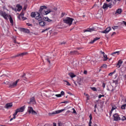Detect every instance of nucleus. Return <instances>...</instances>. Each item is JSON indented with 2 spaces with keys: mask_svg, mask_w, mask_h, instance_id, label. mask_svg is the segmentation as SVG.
<instances>
[{
  "mask_svg": "<svg viewBox=\"0 0 126 126\" xmlns=\"http://www.w3.org/2000/svg\"><path fill=\"white\" fill-rule=\"evenodd\" d=\"M39 12L41 15H47V14L52 12V10L49 9L47 10V6L43 5L40 7Z\"/></svg>",
  "mask_w": 126,
  "mask_h": 126,
  "instance_id": "nucleus-1",
  "label": "nucleus"
},
{
  "mask_svg": "<svg viewBox=\"0 0 126 126\" xmlns=\"http://www.w3.org/2000/svg\"><path fill=\"white\" fill-rule=\"evenodd\" d=\"M0 15L2 16V17L4 18V19L6 20H8V18H9V21L11 24H13V20L11 17V16L8 15L6 12L5 11H3L2 10H0Z\"/></svg>",
  "mask_w": 126,
  "mask_h": 126,
  "instance_id": "nucleus-2",
  "label": "nucleus"
},
{
  "mask_svg": "<svg viewBox=\"0 0 126 126\" xmlns=\"http://www.w3.org/2000/svg\"><path fill=\"white\" fill-rule=\"evenodd\" d=\"M63 21L64 23L67 24L68 25H71L72 24V21H73V19L70 17H67L63 19Z\"/></svg>",
  "mask_w": 126,
  "mask_h": 126,
  "instance_id": "nucleus-3",
  "label": "nucleus"
},
{
  "mask_svg": "<svg viewBox=\"0 0 126 126\" xmlns=\"http://www.w3.org/2000/svg\"><path fill=\"white\" fill-rule=\"evenodd\" d=\"M40 13L38 12H35V18L36 20L38 21H42L43 20V18L41 17Z\"/></svg>",
  "mask_w": 126,
  "mask_h": 126,
  "instance_id": "nucleus-4",
  "label": "nucleus"
},
{
  "mask_svg": "<svg viewBox=\"0 0 126 126\" xmlns=\"http://www.w3.org/2000/svg\"><path fill=\"white\" fill-rule=\"evenodd\" d=\"M19 82V79L17 80L16 81L12 82L9 85V88H13V87H16L17 86V84Z\"/></svg>",
  "mask_w": 126,
  "mask_h": 126,
  "instance_id": "nucleus-5",
  "label": "nucleus"
},
{
  "mask_svg": "<svg viewBox=\"0 0 126 126\" xmlns=\"http://www.w3.org/2000/svg\"><path fill=\"white\" fill-rule=\"evenodd\" d=\"M63 111H65V109H61L60 110H57L56 111H54L52 113H49V116H52V115H57V114H60L61 113H63Z\"/></svg>",
  "mask_w": 126,
  "mask_h": 126,
  "instance_id": "nucleus-6",
  "label": "nucleus"
},
{
  "mask_svg": "<svg viewBox=\"0 0 126 126\" xmlns=\"http://www.w3.org/2000/svg\"><path fill=\"white\" fill-rule=\"evenodd\" d=\"M24 110H25V107L24 106H22V107H20V108H18L15 111V115H17L18 113H22V112H24Z\"/></svg>",
  "mask_w": 126,
  "mask_h": 126,
  "instance_id": "nucleus-7",
  "label": "nucleus"
},
{
  "mask_svg": "<svg viewBox=\"0 0 126 126\" xmlns=\"http://www.w3.org/2000/svg\"><path fill=\"white\" fill-rule=\"evenodd\" d=\"M28 112L30 114L32 113V115H37V112L33 110L32 107H29Z\"/></svg>",
  "mask_w": 126,
  "mask_h": 126,
  "instance_id": "nucleus-8",
  "label": "nucleus"
},
{
  "mask_svg": "<svg viewBox=\"0 0 126 126\" xmlns=\"http://www.w3.org/2000/svg\"><path fill=\"white\" fill-rule=\"evenodd\" d=\"M93 31H96V28H95V27L88 28L87 30H84V32L85 33V32H93Z\"/></svg>",
  "mask_w": 126,
  "mask_h": 126,
  "instance_id": "nucleus-9",
  "label": "nucleus"
},
{
  "mask_svg": "<svg viewBox=\"0 0 126 126\" xmlns=\"http://www.w3.org/2000/svg\"><path fill=\"white\" fill-rule=\"evenodd\" d=\"M111 30H112V28H111V27H109L105 29V30H104L103 31H101L100 32H101V33H102L103 34H107V33L110 32V31H111Z\"/></svg>",
  "mask_w": 126,
  "mask_h": 126,
  "instance_id": "nucleus-10",
  "label": "nucleus"
},
{
  "mask_svg": "<svg viewBox=\"0 0 126 126\" xmlns=\"http://www.w3.org/2000/svg\"><path fill=\"white\" fill-rule=\"evenodd\" d=\"M113 118L114 121H121V117H120V116L119 114L116 113L114 115H113Z\"/></svg>",
  "mask_w": 126,
  "mask_h": 126,
  "instance_id": "nucleus-11",
  "label": "nucleus"
},
{
  "mask_svg": "<svg viewBox=\"0 0 126 126\" xmlns=\"http://www.w3.org/2000/svg\"><path fill=\"white\" fill-rule=\"evenodd\" d=\"M29 104H31L32 105H33L34 104H36V100H35V97H32L30 99V101L29 102Z\"/></svg>",
  "mask_w": 126,
  "mask_h": 126,
  "instance_id": "nucleus-12",
  "label": "nucleus"
},
{
  "mask_svg": "<svg viewBox=\"0 0 126 126\" xmlns=\"http://www.w3.org/2000/svg\"><path fill=\"white\" fill-rule=\"evenodd\" d=\"M26 55H27V52H24L14 56V58H17V57H23V56H26Z\"/></svg>",
  "mask_w": 126,
  "mask_h": 126,
  "instance_id": "nucleus-13",
  "label": "nucleus"
},
{
  "mask_svg": "<svg viewBox=\"0 0 126 126\" xmlns=\"http://www.w3.org/2000/svg\"><path fill=\"white\" fill-rule=\"evenodd\" d=\"M11 107H12V104L11 103H8L5 105L4 108H5V109H10Z\"/></svg>",
  "mask_w": 126,
  "mask_h": 126,
  "instance_id": "nucleus-14",
  "label": "nucleus"
},
{
  "mask_svg": "<svg viewBox=\"0 0 126 126\" xmlns=\"http://www.w3.org/2000/svg\"><path fill=\"white\" fill-rule=\"evenodd\" d=\"M123 61L122 60H120L117 64V67H118V68H120V67H121V66H122V64H123Z\"/></svg>",
  "mask_w": 126,
  "mask_h": 126,
  "instance_id": "nucleus-15",
  "label": "nucleus"
},
{
  "mask_svg": "<svg viewBox=\"0 0 126 126\" xmlns=\"http://www.w3.org/2000/svg\"><path fill=\"white\" fill-rule=\"evenodd\" d=\"M107 91H111V92H113L114 91V87L113 86H109L107 87Z\"/></svg>",
  "mask_w": 126,
  "mask_h": 126,
  "instance_id": "nucleus-16",
  "label": "nucleus"
},
{
  "mask_svg": "<svg viewBox=\"0 0 126 126\" xmlns=\"http://www.w3.org/2000/svg\"><path fill=\"white\" fill-rule=\"evenodd\" d=\"M21 31L24 33H27L28 34H29V33H30V31H29V30L27 29L23 28L21 29Z\"/></svg>",
  "mask_w": 126,
  "mask_h": 126,
  "instance_id": "nucleus-17",
  "label": "nucleus"
},
{
  "mask_svg": "<svg viewBox=\"0 0 126 126\" xmlns=\"http://www.w3.org/2000/svg\"><path fill=\"white\" fill-rule=\"evenodd\" d=\"M16 7L17 8V11H21V9H22V6L20 4H17Z\"/></svg>",
  "mask_w": 126,
  "mask_h": 126,
  "instance_id": "nucleus-18",
  "label": "nucleus"
},
{
  "mask_svg": "<svg viewBox=\"0 0 126 126\" xmlns=\"http://www.w3.org/2000/svg\"><path fill=\"white\" fill-rule=\"evenodd\" d=\"M100 39V37H95L94 39L93 40L90 42V44H93L94 42H96V41H98Z\"/></svg>",
  "mask_w": 126,
  "mask_h": 126,
  "instance_id": "nucleus-19",
  "label": "nucleus"
},
{
  "mask_svg": "<svg viewBox=\"0 0 126 126\" xmlns=\"http://www.w3.org/2000/svg\"><path fill=\"white\" fill-rule=\"evenodd\" d=\"M122 11L123 10H122V9L119 8L116 11V12H115V14H121Z\"/></svg>",
  "mask_w": 126,
  "mask_h": 126,
  "instance_id": "nucleus-20",
  "label": "nucleus"
},
{
  "mask_svg": "<svg viewBox=\"0 0 126 126\" xmlns=\"http://www.w3.org/2000/svg\"><path fill=\"white\" fill-rule=\"evenodd\" d=\"M108 7H109L108 6V4L104 3L102 8H103V9H107Z\"/></svg>",
  "mask_w": 126,
  "mask_h": 126,
  "instance_id": "nucleus-21",
  "label": "nucleus"
},
{
  "mask_svg": "<svg viewBox=\"0 0 126 126\" xmlns=\"http://www.w3.org/2000/svg\"><path fill=\"white\" fill-rule=\"evenodd\" d=\"M68 75L71 78H73V77H75V76H76V75H75V74H73V73H69L68 74Z\"/></svg>",
  "mask_w": 126,
  "mask_h": 126,
  "instance_id": "nucleus-22",
  "label": "nucleus"
},
{
  "mask_svg": "<svg viewBox=\"0 0 126 126\" xmlns=\"http://www.w3.org/2000/svg\"><path fill=\"white\" fill-rule=\"evenodd\" d=\"M39 24L40 25V26H45L46 23L44 21H41L39 22Z\"/></svg>",
  "mask_w": 126,
  "mask_h": 126,
  "instance_id": "nucleus-23",
  "label": "nucleus"
},
{
  "mask_svg": "<svg viewBox=\"0 0 126 126\" xmlns=\"http://www.w3.org/2000/svg\"><path fill=\"white\" fill-rule=\"evenodd\" d=\"M69 54L70 55H75V54H77V51L74 50V51L70 52Z\"/></svg>",
  "mask_w": 126,
  "mask_h": 126,
  "instance_id": "nucleus-24",
  "label": "nucleus"
},
{
  "mask_svg": "<svg viewBox=\"0 0 126 126\" xmlns=\"http://www.w3.org/2000/svg\"><path fill=\"white\" fill-rule=\"evenodd\" d=\"M16 115H17V114H15V113L13 114V117L10 120V122H11V121L16 119Z\"/></svg>",
  "mask_w": 126,
  "mask_h": 126,
  "instance_id": "nucleus-25",
  "label": "nucleus"
},
{
  "mask_svg": "<svg viewBox=\"0 0 126 126\" xmlns=\"http://www.w3.org/2000/svg\"><path fill=\"white\" fill-rule=\"evenodd\" d=\"M116 109H117L116 106H113L112 108V109L110 111V114H112V113H113V111H114V110H116Z\"/></svg>",
  "mask_w": 126,
  "mask_h": 126,
  "instance_id": "nucleus-26",
  "label": "nucleus"
},
{
  "mask_svg": "<svg viewBox=\"0 0 126 126\" xmlns=\"http://www.w3.org/2000/svg\"><path fill=\"white\" fill-rule=\"evenodd\" d=\"M112 29L115 31V30H117L119 28V26H115L112 27Z\"/></svg>",
  "mask_w": 126,
  "mask_h": 126,
  "instance_id": "nucleus-27",
  "label": "nucleus"
},
{
  "mask_svg": "<svg viewBox=\"0 0 126 126\" xmlns=\"http://www.w3.org/2000/svg\"><path fill=\"white\" fill-rule=\"evenodd\" d=\"M116 54H118V55H119V54H120V51L114 52L113 53H112L111 55V56H114V55H116Z\"/></svg>",
  "mask_w": 126,
  "mask_h": 126,
  "instance_id": "nucleus-28",
  "label": "nucleus"
},
{
  "mask_svg": "<svg viewBox=\"0 0 126 126\" xmlns=\"http://www.w3.org/2000/svg\"><path fill=\"white\" fill-rule=\"evenodd\" d=\"M36 15V12H32L31 14V16L32 17L34 18L35 17V16Z\"/></svg>",
  "mask_w": 126,
  "mask_h": 126,
  "instance_id": "nucleus-29",
  "label": "nucleus"
},
{
  "mask_svg": "<svg viewBox=\"0 0 126 126\" xmlns=\"http://www.w3.org/2000/svg\"><path fill=\"white\" fill-rule=\"evenodd\" d=\"M103 58H104V61H107V60H108V59L107 55H103Z\"/></svg>",
  "mask_w": 126,
  "mask_h": 126,
  "instance_id": "nucleus-30",
  "label": "nucleus"
},
{
  "mask_svg": "<svg viewBox=\"0 0 126 126\" xmlns=\"http://www.w3.org/2000/svg\"><path fill=\"white\" fill-rule=\"evenodd\" d=\"M116 72V70H115L113 72L110 73L108 75L109 76H112L113 74H114Z\"/></svg>",
  "mask_w": 126,
  "mask_h": 126,
  "instance_id": "nucleus-31",
  "label": "nucleus"
},
{
  "mask_svg": "<svg viewBox=\"0 0 126 126\" xmlns=\"http://www.w3.org/2000/svg\"><path fill=\"white\" fill-rule=\"evenodd\" d=\"M126 104H124L122 105L121 109H122L123 110H125V109H126Z\"/></svg>",
  "mask_w": 126,
  "mask_h": 126,
  "instance_id": "nucleus-32",
  "label": "nucleus"
},
{
  "mask_svg": "<svg viewBox=\"0 0 126 126\" xmlns=\"http://www.w3.org/2000/svg\"><path fill=\"white\" fill-rule=\"evenodd\" d=\"M49 29H50L48 28V29H46L45 30H43L41 32V33H45V32H46V31H48V30H49Z\"/></svg>",
  "mask_w": 126,
  "mask_h": 126,
  "instance_id": "nucleus-33",
  "label": "nucleus"
},
{
  "mask_svg": "<svg viewBox=\"0 0 126 126\" xmlns=\"http://www.w3.org/2000/svg\"><path fill=\"white\" fill-rule=\"evenodd\" d=\"M20 15L21 16V17H23V16H24V12H23V10L20 13Z\"/></svg>",
  "mask_w": 126,
  "mask_h": 126,
  "instance_id": "nucleus-34",
  "label": "nucleus"
},
{
  "mask_svg": "<svg viewBox=\"0 0 126 126\" xmlns=\"http://www.w3.org/2000/svg\"><path fill=\"white\" fill-rule=\"evenodd\" d=\"M64 82H66V85H67L68 86H70V84L69 83V82H68V81L65 80L64 81Z\"/></svg>",
  "mask_w": 126,
  "mask_h": 126,
  "instance_id": "nucleus-35",
  "label": "nucleus"
},
{
  "mask_svg": "<svg viewBox=\"0 0 126 126\" xmlns=\"http://www.w3.org/2000/svg\"><path fill=\"white\" fill-rule=\"evenodd\" d=\"M91 89L92 90H93V91H97V89L95 87H91Z\"/></svg>",
  "mask_w": 126,
  "mask_h": 126,
  "instance_id": "nucleus-36",
  "label": "nucleus"
},
{
  "mask_svg": "<svg viewBox=\"0 0 126 126\" xmlns=\"http://www.w3.org/2000/svg\"><path fill=\"white\" fill-rule=\"evenodd\" d=\"M102 97H105V95H104L99 94L98 95V99H101V98H102Z\"/></svg>",
  "mask_w": 126,
  "mask_h": 126,
  "instance_id": "nucleus-37",
  "label": "nucleus"
},
{
  "mask_svg": "<svg viewBox=\"0 0 126 126\" xmlns=\"http://www.w3.org/2000/svg\"><path fill=\"white\" fill-rule=\"evenodd\" d=\"M55 97H62V94H55Z\"/></svg>",
  "mask_w": 126,
  "mask_h": 126,
  "instance_id": "nucleus-38",
  "label": "nucleus"
},
{
  "mask_svg": "<svg viewBox=\"0 0 126 126\" xmlns=\"http://www.w3.org/2000/svg\"><path fill=\"white\" fill-rule=\"evenodd\" d=\"M48 18H49L48 17H45L43 18V20L44 21H47Z\"/></svg>",
  "mask_w": 126,
  "mask_h": 126,
  "instance_id": "nucleus-39",
  "label": "nucleus"
},
{
  "mask_svg": "<svg viewBox=\"0 0 126 126\" xmlns=\"http://www.w3.org/2000/svg\"><path fill=\"white\" fill-rule=\"evenodd\" d=\"M91 63H92V64H95L96 63V61H91Z\"/></svg>",
  "mask_w": 126,
  "mask_h": 126,
  "instance_id": "nucleus-40",
  "label": "nucleus"
},
{
  "mask_svg": "<svg viewBox=\"0 0 126 126\" xmlns=\"http://www.w3.org/2000/svg\"><path fill=\"white\" fill-rule=\"evenodd\" d=\"M60 94L61 95V96H63V95H64V92L62 91V92H61V94Z\"/></svg>",
  "mask_w": 126,
  "mask_h": 126,
  "instance_id": "nucleus-41",
  "label": "nucleus"
},
{
  "mask_svg": "<svg viewBox=\"0 0 126 126\" xmlns=\"http://www.w3.org/2000/svg\"><path fill=\"white\" fill-rule=\"evenodd\" d=\"M99 54H101L102 55H103V56L105 55V52H104L102 51H99Z\"/></svg>",
  "mask_w": 126,
  "mask_h": 126,
  "instance_id": "nucleus-42",
  "label": "nucleus"
},
{
  "mask_svg": "<svg viewBox=\"0 0 126 126\" xmlns=\"http://www.w3.org/2000/svg\"><path fill=\"white\" fill-rule=\"evenodd\" d=\"M108 7H109V8H112V3H109L108 4Z\"/></svg>",
  "mask_w": 126,
  "mask_h": 126,
  "instance_id": "nucleus-43",
  "label": "nucleus"
},
{
  "mask_svg": "<svg viewBox=\"0 0 126 126\" xmlns=\"http://www.w3.org/2000/svg\"><path fill=\"white\" fill-rule=\"evenodd\" d=\"M121 120L122 121H126V117L124 116L122 119H121Z\"/></svg>",
  "mask_w": 126,
  "mask_h": 126,
  "instance_id": "nucleus-44",
  "label": "nucleus"
},
{
  "mask_svg": "<svg viewBox=\"0 0 126 126\" xmlns=\"http://www.w3.org/2000/svg\"><path fill=\"white\" fill-rule=\"evenodd\" d=\"M122 24H123L125 26H126V22L125 21H122Z\"/></svg>",
  "mask_w": 126,
  "mask_h": 126,
  "instance_id": "nucleus-45",
  "label": "nucleus"
},
{
  "mask_svg": "<svg viewBox=\"0 0 126 126\" xmlns=\"http://www.w3.org/2000/svg\"><path fill=\"white\" fill-rule=\"evenodd\" d=\"M72 110L73 111V114H76V111H75V109L74 108H72Z\"/></svg>",
  "mask_w": 126,
  "mask_h": 126,
  "instance_id": "nucleus-46",
  "label": "nucleus"
},
{
  "mask_svg": "<svg viewBox=\"0 0 126 126\" xmlns=\"http://www.w3.org/2000/svg\"><path fill=\"white\" fill-rule=\"evenodd\" d=\"M51 96H52V98H53V99H56V96H55V94H52V95H51Z\"/></svg>",
  "mask_w": 126,
  "mask_h": 126,
  "instance_id": "nucleus-47",
  "label": "nucleus"
},
{
  "mask_svg": "<svg viewBox=\"0 0 126 126\" xmlns=\"http://www.w3.org/2000/svg\"><path fill=\"white\" fill-rule=\"evenodd\" d=\"M27 9V6H24L23 10V11H24V10L25 11V10H26Z\"/></svg>",
  "mask_w": 126,
  "mask_h": 126,
  "instance_id": "nucleus-48",
  "label": "nucleus"
},
{
  "mask_svg": "<svg viewBox=\"0 0 126 126\" xmlns=\"http://www.w3.org/2000/svg\"><path fill=\"white\" fill-rule=\"evenodd\" d=\"M48 22H51L52 21V20H51L50 19H49V18L47 19V21Z\"/></svg>",
  "mask_w": 126,
  "mask_h": 126,
  "instance_id": "nucleus-49",
  "label": "nucleus"
},
{
  "mask_svg": "<svg viewBox=\"0 0 126 126\" xmlns=\"http://www.w3.org/2000/svg\"><path fill=\"white\" fill-rule=\"evenodd\" d=\"M102 87H103V88H105V87H106V84H105V83H103L102 84Z\"/></svg>",
  "mask_w": 126,
  "mask_h": 126,
  "instance_id": "nucleus-50",
  "label": "nucleus"
},
{
  "mask_svg": "<svg viewBox=\"0 0 126 126\" xmlns=\"http://www.w3.org/2000/svg\"><path fill=\"white\" fill-rule=\"evenodd\" d=\"M63 104H67L68 103V101H65L64 102H62Z\"/></svg>",
  "mask_w": 126,
  "mask_h": 126,
  "instance_id": "nucleus-51",
  "label": "nucleus"
},
{
  "mask_svg": "<svg viewBox=\"0 0 126 126\" xmlns=\"http://www.w3.org/2000/svg\"><path fill=\"white\" fill-rule=\"evenodd\" d=\"M16 37H13V40H14V43H15V44H16V40H15Z\"/></svg>",
  "mask_w": 126,
  "mask_h": 126,
  "instance_id": "nucleus-52",
  "label": "nucleus"
},
{
  "mask_svg": "<svg viewBox=\"0 0 126 126\" xmlns=\"http://www.w3.org/2000/svg\"><path fill=\"white\" fill-rule=\"evenodd\" d=\"M119 82L118 81V80L114 81V83H115V84H117V83H118Z\"/></svg>",
  "mask_w": 126,
  "mask_h": 126,
  "instance_id": "nucleus-53",
  "label": "nucleus"
},
{
  "mask_svg": "<svg viewBox=\"0 0 126 126\" xmlns=\"http://www.w3.org/2000/svg\"><path fill=\"white\" fill-rule=\"evenodd\" d=\"M90 96L89 95H88V96H87V100H90Z\"/></svg>",
  "mask_w": 126,
  "mask_h": 126,
  "instance_id": "nucleus-54",
  "label": "nucleus"
},
{
  "mask_svg": "<svg viewBox=\"0 0 126 126\" xmlns=\"http://www.w3.org/2000/svg\"><path fill=\"white\" fill-rule=\"evenodd\" d=\"M47 62L49 63H51V61L49 60V59H46Z\"/></svg>",
  "mask_w": 126,
  "mask_h": 126,
  "instance_id": "nucleus-55",
  "label": "nucleus"
},
{
  "mask_svg": "<svg viewBox=\"0 0 126 126\" xmlns=\"http://www.w3.org/2000/svg\"><path fill=\"white\" fill-rule=\"evenodd\" d=\"M89 118H90V120H92V114H91L90 115V116H89Z\"/></svg>",
  "mask_w": 126,
  "mask_h": 126,
  "instance_id": "nucleus-56",
  "label": "nucleus"
},
{
  "mask_svg": "<svg viewBox=\"0 0 126 126\" xmlns=\"http://www.w3.org/2000/svg\"><path fill=\"white\" fill-rule=\"evenodd\" d=\"M27 25L28 26H32V24H29V23H27Z\"/></svg>",
  "mask_w": 126,
  "mask_h": 126,
  "instance_id": "nucleus-57",
  "label": "nucleus"
},
{
  "mask_svg": "<svg viewBox=\"0 0 126 126\" xmlns=\"http://www.w3.org/2000/svg\"><path fill=\"white\" fill-rule=\"evenodd\" d=\"M114 35H116V32H113L111 35V36H114Z\"/></svg>",
  "mask_w": 126,
  "mask_h": 126,
  "instance_id": "nucleus-58",
  "label": "nucleus"
},
{
  "mask_svg": "<svg viewBox=\"0 0 126 126\" xmlns=\"http://www.w3.org/2000/svg\"><path fill=\"white\" fill-rule=\"evenodd\" d=\"M22 18L24 20H26V19H27V18H26V17H22Z\"/></svg>",
  "mask_w": 126,
  "mask_h": 126,
  "instance_id": "nucleus-59",
  "label": "nucleus"
},
{
  "mask_svg": "<svg viewBox=\"0 0 126 126\" xmlns=\"http://www.w3.org/2000/svg\"><path fill=\"white\" fill-rule=\"evenodd\" d=\"M102 67H107V65L106 64H103V65L102 66Z\"/></svg>",
  "mask_w": 126,
  "mask_h": 126,
  "instance_id": "nucleus-60",
  "label": "nucleus"
},
{
  "mask_svg": "<svg viewBox=\"0 0 126 126\" xmlns=\"http://www.w3.org/2000/svg\"><path fill=\"white\" fill-rule=\"evenodd\" d=\"M13 10H14L15 11H17V9H16V8H13Z\"/></svg>",
  "mask_w": 126,
  "mask_h": 126,
  "instance_id": "nucleus-61",
  "label": "nucleus"
},
{
  "mask_svg": "<svg viewBox=\"0 0 126 126\" xmlns=\"http://www.w3.org/2000/svg\"><path fill=\"white\" fill-rule=\"evenodd\" d=\"M63 16H64V13H62V17H63Z\"/></svg>",
  "mask_w": 126,
  "mask_h": 126,
  "instance_id": "nucleus-62",
  "label": "nucleus"
},
{
  "mask_svg": "<svg viewBox=\"0 0 126 126\" xmlns=\"http://www.w3.org/2000/svg\"><path fill=\"white\" fill-rule=\"evenodd\" d=\"M84 74H87V71H84Z\"/></svg>",
  "mask_w": 126,
  "mask_h": 126,
  "instance_id": "nucleus-63",
  "label": "nucleus"
},
{
  "mask_svg": "<svg viewBox=\"0 0 126 126\" xmlns=\"http://www.w3.org/2000/svg\"><path fill=\"white\" fill-rule=\"evenodd\" d=\"M26 75V74H24L22 76V77H23V78L24 77H25V76Z\"/></svg>",
  "mask_w": 126,
  "mask_h": 126,
  "instance_id": "nucleus-64",
  "label": "nucleus"
}]
</instances>
